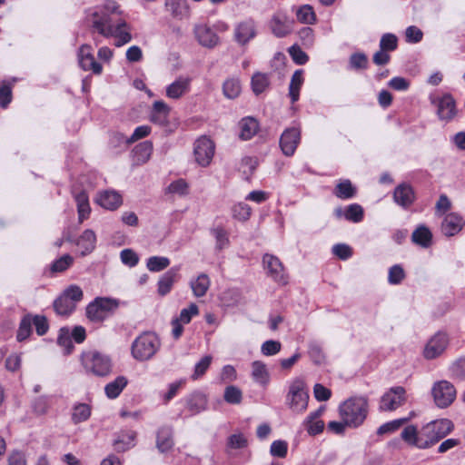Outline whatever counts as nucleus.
<instances>
[{
  "instance_id": "obj_1",
  "label": "nucleus",
  "mask_w": 465,
  "mask_h": 465,
  "mask_svg": "<svg viewBox=\"0 0 465 465\" xmlns=\"http://www.w3.org/2000/svg\"><path fill=\"white\" fill-rule=\"evenodd\" d=\"M119 6L114 1L106 2L95 9L91 15L93 27L104 37L114 36L117 39L116 46H121L131 41L132 36L127 25L123 19H115L114 15L120 14Z\"/></svg>"
},
{
  "instance_id": "obj_2",
  "label": "nucleus",
  "mask_w": 465,
  "mask_h": 465,
  "mask_svg": "<svg viewBox=\"0 0 465 465\" xmlns=\"http://www.w3.org/2000/svg\"><path fill=\"white\" fill-rule=\"evenodd\" d=\"M454 429L453 422L449 419H440L428 422L420 430L410 425L401 431L402 440L419 449H428L450 434Z\"/></svg>"
},
{
  "instance_id": "obj_3",
  "label": "nucleus",
  "mask_w": 465,
  "mask_h": 465,
  "mask_svg": "<svg viewBox=\"0 0 465 465\" xmlns=\"http://www.w3.org/2000/svg\"><path fill=\"white\" fill-rule=\"evenodd\" d=\"M369 411L368 400L355 396L344 401L339 407L340 417L350 428H357L363 423Z\"/></svg>"
},
{
  "instance_id": "obj_4",
  "label": "nucleus",
  "mask_w": 465,
  "mask_h": 465,
  "mask_svg": "<svg viewBox=\"0 0 465 465\" xmlns=\"http://www.w3.org/2000/svg\"><path fill=\"white\" fill-rule=\"evenodd\" d=\"M81 362L87 373L98 377H104L112 372L111 358L97 351H84L81 355Z\"/></svg>"
},
{
  "instance_id": "obj_5",
  "label": "nucleus",
  "mask_w": 465,
  "mask_h": 465,
  "mask_svg": "<svg viewBox=\"0 0 465 465\" xmlns=\"http://www.w3.org/2000/svg\"><path fill=\"white\" fill-rule=\"evenodd\" d=\"M161 347L158 336L150 331L139 335L132 344V355L140 361L152 359Z\"/></svg>"
},
{
  "instance_id": "obj_6",
  "label": "nucleus",
  "mask_w": 465,
  "mask_h": 465,
  "mask_svg": "<svg viewBox=\"0 0 465 465\" xmlns=\"http://www.w3.org/2000/svg\"><path fill=\"white\" fill-rule=\"evenodd\" d=\"M119 306V302L107 297H97L86 307V317L93 322H104Z\"/></svg>"
},
{
  "instance_id": "obj_7",
  "label": "nucleus",
  "mask_w": 465,
  "mask_h": 465,
  "mask_svg": "<svg viewBox=\"0 0 465 465\" xmlns=\"http://www.w3.org/2000/svg\"><path fill=\"white\" fill-rule=\"evenodd\" d=\"M431 395L435 405L440 409H445L456 400L457 390L450 381L442 380L432 385Z\"/></svg>"
},
{
  "instance_id": "obj_8",
  "label": "nucleus",
  "mask_w": 465,
  "mask_h": 465,
  "mask_svg": "<svg viewBox=\"0 0 465 465\" xmlns=\"http://www.w3.org/2000/svg\"><path fill=\"white\" fill-rule=\"evenodd\" d=\"M309 395L304 382L297 379L292 382L287 396L290 409L296 413H302L308 406Z\"/></svg>"
},
{
  "instance_id": "obj_9",
  "label": "nucleus",
  "mask_w": 465,
  "mask_h": 465,
  "mask_svg": "<svg viewBox=\"0 0 465 465\" xmlns=\"http://www.w3.org/2000/svg\"><path fill=\"white\" fill-rule=\"evenodd\" d=\"M430 100L436 106L440 120L450 122L456 116V103L450 94H446L440 97L430 95Z\"/></svg>"
},
{
  "instance_id": "obj_10",
  "label": "nucleus",
  "mask_w": 465,
  "mask_h": 465,
  "mask_svg": "<svg viewBox=\"0 0 465 465\" xmlns=\"http://www.w3.org/2000/svg\"><path fill=\"white\" fill-rule=\"evenodd\" d=\"M215 145L213 142L206 137L202 136L194 143L193 154L196 163L203 166H208L214 155Z\"/></svg>"
},
{
  "instance_id": "obj_11",
  "label": "nucleus",
  "mask_w": 465,
  "mask_h": 465,
  "mask_svg": "<svg viewBox=\"0 0 465 465\" xmlns=\"http://www.w3.org/2000/svg\"><path fill=\"white\" fill-rule=\"evenodd\" d=\"M449 339L446 333L439 331L431 336L426 342L422 355L426 360L440 357L447 349Z\"/></svg>"
},
{
  "instance_id": "obj_12",
  "label": "nucleus",
  "mask_w": 465,
  "mask_h": 465,
  "mask_svg": "<svg viewBox=\"0 0 465 465\" xmlns=\"http://www.w3.org/2000/svg\"><path fill=\"white\" fill-rule=\"evenodd\" d=\"M262 262L268 276L281 284L287 283L288 277L285 273L284 267L278 257L267 253L263 256Z\"/></svg>"
},
{
  "instance_id": "obj_13",
  "label": "nucleus",
  "mask_w": 465,
  "mask_h": 465,
  "mask_svg": "<svg viewBox=\"0 0 465 465\" xmlns=\"http://www.w3.org/2000/svg\"><path fill=\"white\" fill-rule=\"evenodd\" d=\"M406 401L405 389L401 386L391 388L381 399V411H394L401 406Z\"/></svg>"
},
{
  "instance_id": "obj_14",
  "label": "nucleus",
  "mask_w": 465,
  "mask_h": 465,
  "mask_svg": "<svg viewBox=\"0 0 465 465\" xmlns=\"http://www.w3.org/2000/svg\"><path fill=\"white\" fill-rule=\"evenodd\" d=\"M193 35L198 44L203 47L213 48L219 44L217 34L204 23L193 25Z\"/></svg>"
},
{
  "instance_id": "obj_15",
  "label": "nucleus",
  "mask_w": 465,
  "mask_h": 465,
  "mask_svg": "<svg viewBox=\"0 0 465 465\" xmlns=\"http://www.w3.org/2000/svg\"><path fill=\"white\" fill-rule=\"evenodd\" d=\"M301 140V131L299 128L292 127L286 129L280 139V146L282 153L286 156H291L294 153Z\"/></svg>"
},
{
  "instance_id": "obj_16",
  "label": "nucleus",
  "mask_w": 465,
  "mask_h": 465,
  "mask_svg": "<svg viewBox=\"0 0 465 465\" xmlns=\"http://www.w3.org/2000/svg\"><path fill=\"white\" fill-rule=\"evenodd\" d=\"M78 63L84 71H92L95 74H100L103 71L102 65L94 60L92 47L89 45H83L79 48Z\"/></svg>"
},
{
  "instance_id": "obj_17",
  "label": "nucleus",
  "mask_w": 465,
  "mask_h": 465,
  "mask_svg": "<svg viewBox=\"0 0 465 465\" xmlns=\"http://www.w3.org/2000/svg\"><path fill=\"white\" fill-rule=\"evenodd\" d=\"M94 202L104 209L114 211L122 205L123 197L114 190H104L97 193Z\"/></svg>"
},
{
  "instance_id": "obj_18",
  "label": "nucleus",
  "mask_w": 465,
  "mask_h": 465,
  "mask_svg": "<svg viewBox=\"0 0 465 465\" xmlns=\"http://www.w3.org/2000/svg\"><path fill=\"white\" fill-rule=\"evenodd\" d=\"M293 22L282 13L275 14L271 20V29L277 37H284L292 30Z\"/></svg>"
},
{
  "instance_id": "obj_19",
  "label": "nucleus",
  "mask_w": 465,
  "mask_h": 465,
  "mask_svg": "<svg viewBox=\"0 0 465 465\" xmlns=\"http://www.w3.org/2000/svg\"><path fill=\"white\" fill-rule=\"evenodd\" d=\"M462 227L463 220L455 213L447 214L441 223V232L446 236H453L457 234Z\"/></svg>"
},
{
  "instance_id": "obj_20",
  "label": "nucleus",
  "mask_w": 465,
  "mask_h": 465,
  "mask_svg": "<svg viewBox=\"0 0 465 465\" xmlns=\"http://www.w3.org/2000/svg\"><path fill=\"white\" fill-rule=\"evenodd\" d=\"M191 78L179 77L166 87V96L171 99H179L190 90Z\"/></svg>"
},
{
  "instance_id": "obj_21",
  "label": "nucleus",
  "mask_w": 465,
  "mask_h": 465,
  "mask_svg": "<svg viewBox=\"0 0 465 465\" xmlns=\"http://www.w3.org/2000/svg\"><path fill=\"white\" fill-rule=\"evenodd\" d=\"M324 411V408L321 407L317 411L311 412L303 420V426L310 435H317L323 430L324 422L320 417Z\"/></svg>"
},
{
  "instance_id": "obj_22",
  "label": "nucleus",
  "mask_w": 465,
  "mask_h": 465,
  "mask_svg": "<svg viewBox=\"0 0 465 465\" xmlns=\"http://www.w3.org/2000/svg\"><path fill=\"white\" fill-rule=\"evenodd\" d=\"M255 35V25L252 20L241 23L235 28V38L241 45L248 43Z\"/></svg>"
},
{
  "instance_id": "obj_23",
  "label": "nucleus",
  "mask_w": 465,
  "mask_h": 465,
  "mask_svg": "<svg viewBox=\"0 0 465 465\" xmlns=\"http://www.w3.org/2000/svg\"><path fill=\"white\" fill-rule=\"evenodd\" d=\"M165 9L176 19H183L189 15L187 0H166Z\"/></svg>"
},
{
  "instance_id": "obj_24",
  "label": "nucleus",
  "mask_w": 465,
  "mask_h": 465,
  "mask_svg": "<svg viewBox=\"0 0 465 465\" xmlns=\"http://www.w3.org/2000/svg\"><path fill=\"white\" fill-rule=\"evenodd\" d=\"M393 198L399 205L408 207L414 201V192L411 186L402 183L394 190Z\"/></svg>"
},
{
  "instance_id": "obj_25",
  "label": "nucleus",
  "mask_w": 465,
  "mask_h": 465,
  "mask_svg": "<svg viewBox=\"0 0 465 465\" xmlns=\"http://www.w3.org/2000/svg\"><path fill=\"white\" fill-rule=\"evenodd\" d=\"M178 271V267H173L159 279L157 283V292L159 295L165 296L171 292Z\"/></svg>"
},
{
  "instance_id": "obj_26",
  "label": "nucleus",
  "mask_w": 465,
  "mask_h": 465,
  "mask_svg": "<svg viewBox=\"0 0 465 465\" xmlns=\"http://www.w3.org/2000/svg\"><path fill=\"white\" fill-rule=\"evenodd\" d=\"M96 235L92 230H85L79 237L76 244L80 249L82 255L92 252L95 248Z\"/></svg>"
},
{
  "instance_id": "obj_27",
  "label": "nucleus",
  "mask_w": 465,
  "mask_h": 465,
  "mask_svg": "<svg viewBox=\"0 0 465 465\" xmlns=\"http://www.w3.org/2000/svg\"><path fill=\"white\" fill-rule=\"evenodd\" d=\"M170 113V107L163 101H155L153 104L150 119L152 122L163 124L167 121Z\"/></svg>"
},
{
  "instance_id": "obj_28",
  "label": "nucleus",
  "mask_w": 465,
  "mask_h": 465,
  "mask_svg": "<svg viewBox=\"0 0 465 465\" xmlns=\"http://www.w3.org/2000/svg\"><path fill=\"white\" fill-rule=\"evenodd\" d=\"M74 200L77 206L78 219L80 223H83L87 219L91 213V207L89 204V197L84 191H81L74 194Z\"/></svg>"
},
{
  "instance_id": "obj_29",
  "label": "nucleus",
  "mask_w": 465,
  "mask_h": 465,
  "mask_svg": "<svg viewBox=\"0 0 465 465\" xmlns=\"http://www.w3.org/2000/svg\"><path fill=\"white\" fill-rule=\"evenodd\" d=\"M156 446L161 452H166L173 448V431L170 427H163L158 430Z\"/></svg>"
},
{
  "instance_id": "obj_30",
  "label": "nucleus",
  "mask_w": 465,
  "mask_h": 465,
  "mask_svg": "<svg viewBox=\"0 0 465 465\" xmlns=\"http://www.w3.org/2000/svg\"><path fill=\"white\" fill-rule=\"evenodd\" d=\"M211 285L210 279L207 274L201 273L190 282L191 289L195 297L200 298L206 294Z\"/></svg>"
},
{
  "instance_id": "obj_31",
  "label": "nucleus",
  "mask_w": 465,
  "mask_h": 465,
  "mask_svg": "<svg viewBox=\"0 0 465 465\" xmlns=\"http://www.w3.org/2000/svg\"><path fill=\"white\" fill-rule=\"evenodd\" d=\"M412 242L423 248H428L431 244L432 233L425 225H420L411 234Z\"/></svg>"
},
{
  "instance_id": "obj_32",
  "label": "nucleus",
  "mask_w": 465,
  "mask_h": 465,
  "mask_svg": "<svg viewBox=\"0 0 465 465\" xmlns=\"http://www.w3.org/2000/svg\"><path fill=\"white\" fill-rule=\"evenodd\" d=\"M186 404L193 414H197L206 409L207 399L203 393L194 392L188 397Z\"/></svg>"
},
{
  "instance_id": "obj_33",
  "label": "nucleus",
  "mask_w": 465,
  "mask_h": 465,
  "mask_svg": "<svg viewBox=\"0 0 465 465\" xmlns=\"http://www.w3.org/2000/svg\"><path fill=\"white\" fill-rule=\"evenodd\" d=\"M240 138L242 140H250L258 131L259 124L254 118H243L240 122Z\"/></svg>"
},
{
  "instance_id": "obj_34",
  "label": "nucleus",
  "mask_w": 465,
  "mask_h": 465,
  "mask_svg": "<svg viewBox=\"0 0 465 465\" xmlns=\"http://www.w3.org/2000/svg\"><path fill=\"white\" fill-rule=\"evenodd\" d=\"M126 385L127 379L124 376H119L106 384L104 388L105 394L109 399H115L120 395Z\"/></svg>"
},
{
  "instance_id": "obj_35",
  "label": "nucleus",
  "mask_w": 465,
  "mask_h": 465,
  "mask_svg": "<svg viewBox=\"0 0 465 465\" xmlns=\"http://www.w3.org/2000/svg\"><path fill=\"white\" fill-rule=\"evenodd\" d=\"M303 84V71L296 70L292 76L291 83L289 85V94L292 102L295 103L299 99L300 89Z\"/></svg>"
},
{
  "instance_id": "obj_36",
  "label": "nucleus",
  "mask_w": 465,
  "mask_h": 465,
  "mask_svg": "<svg viewBox=\"0 0 465 465\" xmlns=\"http://www.w3.org/2000/svg\"><path fill=\"white\" fill-rule=\"evenodd\" d=\"M252 376L256 382L262 385H266L269 382L270 376L268 370L266 365L262 361H256L252 362Z\"/></svg>"
},
{
  "instance_id": "obj_37",
  "label": "nucleus",
  "mask_w": 465,
  "mask_h": 465,
  "mask_svg": "<svg viewBox=\"0 0 465 465\" xmlns=\"http://www.w3.org/2000/svg\"><path fill=\"white\" fill-rule=\"evenodd\" d=\"M91 416V407L86 403H77L72 411V420L78 424L87 420Z\"/></svg>"
},
{
  "instance_id": "obj_38",
  "label": "nucleus",
  "mask_w": 465,
  "mask_h": 465,
  "mask_svg": "<svg viewBox=\"0 0 465 465\" xmlns=\"http://www.w3.org/2000/svg\"><path fill=\"white\" fill-rule=\"evenodd\" d=\"M296 16L299 22L307 25H312L316 22V15L312 6L303 5L296 11Z\"/></svg>"
},
{
  "instance_id": "obj_39",
  "label": "nucleus",
  "mask_w": 465,
  "mask_h": 465,
  "mask_svg": "<svg viewBox=\"0 0 465 465\" xmlns=\"http://www.w3.org/2000/svg\"><path fill=\"white\" fill-rule=\"evenodd\" d=\"M356 190L351 181L344 180L339 183L334 191V194L340 199H350L355 195Z\"/></svg>"
},
{
  "instance_id": "obj_40",
  "label": "nucleus",
  "mask_w": 465,
  "mask_h": 465,
  "mask_svg": "<svg viewBox=\"0 0 465 465\" xmlns=\"http://www.w3.org/2000/svg\"><path fill=\"white\" fill-rule=\"evenodd\" d=\"M54 308L58 314L68 315L75 309V305H74V302L62 294L54 301Z\"/></svg>"
},
{
  "instance_id": "obj_41",
  "label": "nucleus",
  "mask_w": 465,
  "mask_h": 465,
  "mask_svg": "<svg viewBox=\"0 0 465 465\" xmlns=\"http://www.w3.org/2000/svg\"><path fill=\"white\" fill-rule=\"evenodd\" d=\"M248 446L247 437L240 431L232 433L227 440L226 447L229 450H240Z\"/></svg>"
},
{
  "instance_id": "obj_42",
  "label": "nucleus",
  "mask_w": 465,
  "mask_h": 465,
  "mask_svg": "<svg viewBox=\"0 0 465 465\" xmlns=\"http://www.w3.org/2000/svg\"><path fill=\"white\" fill-rule=\"evenodd\" d=\"M223 94L229 99L236 98L241 93V84L236 78H231L223 83Z\"/></svg>"
},
{
  "instance_id": "obj_43",
  "label": "nucleus",
  "mask_w": 465,
  "mask_h": 465,
  "mask_svg": "<svg viewBox=\"0 0 465 465\" xmlns=\"http://www.w3.org/2000/svg\"><path fill=\"white\" fill-rule=\"evenodd\" d=\"M223 399L227 403L240 404L242 401V392L238 387L230 385L224 390Z\"/></svg>"
},
{
  "instance_id": "obj_44",
  "label": "nucleus",
  "mask_w": 465,
  "mask_h": 465,
  "mask_svg": "<svg viewBox=\"0 0 465 465\" xmlns=\"http://www.w3.org/2000/svg\"><path fill=\"white\" fill-rule=\"evenodd\" d=\"M170 264V260L163 256H152L147 260V269L150 272H161L167 268Z\"/></svg>"
},
{
  "instance_id": "obj_45",
  "label": "nucleus",
  "mask_w": 465,
  "mask_h": 465,
  "mask_svg": "<svg viewBox=\"0 0 465 465\" xmlns=\"http://www.w3.org/2000/svg\"><path fill=\"white\" fill-rule=\"evenodd\" d=\"M363 208L360 204L352 203L347 207L344 217L350 222L360 223L363 219Z\"/></svg>"
},
{
  "instance_id": "obj_46",
  "label": "nucleus",
  "mask_w": 465,
  "mask_h": 465,
  "mask_svg": "<svg viewBox=\"0 0 465 465\" xmlns=\"http://www.w3.org/2000/svg\"><path fill=\"white\" fill-rule=\"evenodd\" d=\"M450 375L454 380L465 381V356L457 359L450 367Z\"/></svg>"
},
{
  "instance_id": "obj_47",
  "label": "nucleus",
  "mask_w": 465,
  "mask_h": 465,
  "mask_svg": "<svg viewBox=\"0 0 465 465\" xmlns=\"http://www.w3.org/2000/svg\"><path fill=\"white\" fill-rule=\"evenodd\" d=\"M213 361V357L211 355H205L194 366L193 373L191 378L193 380H198L202 376L204 375L208 368L210 367Z\"/></svg>"
},
{
  "instance_id": "obj_48",
  "label": "nucleus",
  "mask_w": 465,
  "mask_h": 465,
  "mask_svg": "<svg viewBox=\"0 0 465 465\" xmlns=\"http://www.w3.org/2000/svg\"><path fill=\"white\" fill-rule=\"evenodd\" d=\"M269 85V80L266 74L257 73L252 78V91L259 94L262 93Z\"/></svg>"
},
{
  "instance_id": "obj_49",
  "label": "nucleus",
  "mask_w": 465,
  "mask_h": 465,
  "mask_svg": "<svg viewBox=\"0 0 465 465\" xmlns=\"http://www.w3.org/2000/svg\"><path fill=\"white\" fill-rule=\"evenodd\" d=\"M32 332V316L26 315L25 316L19 325L17 331V340L22 341L25 340Z\"/></svg>"
},
{
  "instance_id": "obj_50",
  "label": "nucleus",
  "mask_w": 465,
  "mask_h": 465,
  "mask_svg": "<svg viewBox=\"0 0 465 465\" xmlns=\"http://www.w3.org/2000/svg\"><path fill=\"white\" fill-rule=\"evenodd\" d=\"M232 212L233 218L242 222H245L250 218L252 210L248 204L239 203L233 205Z\"/></svg>"
},
{
  "instance_id": "obj_51",
  "label": "nucleus",
  "mask_w": 465,
  "mask_h": 465,
  "mask_svg": "<svg viewBox=\"0 0 465 465\" xmlns=\"http://www.w3.org/2000/svg\"><path fill=\"white\" fill-rule=\"evenodd\" d=\"M153 151V145L150 142L145 141L135 146L134 152L138 157V160L145 162L150 158Z\"/></svg>"
},
{
  "instance_id": "obj_52",
  "label": "nucleus",
  "mask_w": 465,
  "mask_h": 465,
  "mask_svg": "<svg viewBox=\"0 0 465 465\" xmlns=\"http://www.w3.org/2000/svg\"><path fill=\"white\" fill-rule=\"evenodd\" d=\"M198 306L195 303H191L187 308H183L181 311L179 317L175 319L183 324H187L191 322L192 318L198 315Z\"/></svg>"
},
{
  "instance_id": "obj_53",
  "label": "nucleus",
  "mask_w": 465,
  "mask_h": 465,
  "mask_svg": "<svg viewBox=\"0 0 465 465\" xmlns=\"http://www.w3.org/2000/svg\"><path fill=\"white\" fill-rule=\"evenodd\" d=\"M410 418L394 420L389 422H386L379 427L377 433L379 435L393 432L397 430L402 424L407 422Z\"/></svg>"
},
{
  "instance_id": "obj_54",
  "label": "nucleus",
  "mask_w": 465,
  "mask_h": 465,
  "mask_svg": "<svg viewBox=\"0 0 465 465\" xmlns=\"http://www.w3.org/2000/svg\"><path fill=\"white\" fill-rule=\"evenodd\" d=\"M216 240V248L223 250L229 245V238L227 232L222 227H216L212 231Z\"/></svg>"
},
{
  "instance_id": "obj_55",
  "label": "nucleus",
  "mask_w": 465,
  "mask_h": 465,
  "mask_svg": "<svg viewBox=\"0 0 465 465\" xmlns=\"http://www.w3.org/2000/svg\"><path fill=\"white\" fill-rule=\"evenodd\" d=\"M405 278L403 268L399 265H393L389 270L388 281L391 284H399Z\"/></svg>"
},
{
  "instance_id": "obj_56",
  "label": "nucleus",
  "mask_w": 465,
  "mask_h": 465,
  "mask_svg": "<svg viewBox=\"0 0 465 465\" xmlns=\"http://www.w3.org/2000/svg\"><path fill=\"white\" fill-rule=\"evenodd\" d=\"M398 39L392 34H385L380 41V48L387 52L393 51L397 48Z\"/></svg>"
},
{
  "instance_id": "obj_57",
  "label": "nucleus",
  "mask_w": 465,
  "mask_h": 465,
  "mask_svg": "<svg viewBox=\"0 0 465 465\" xmlns=\"http://www.w3.org/2000/svg\"><path fill=\"white\" fill-rule=\"evenodd\" d=\"M73 262L74 258L69 254H65L54 262L52 264V271L55 272H62L68 269L72 265Z\"/></svg>"
},
{
  "instance_id": "obj_58",
  "label": "nucleus",
  "mask_w": 465,
  "mask_h": 465,
  "mask_svg": "<svg viewBox=\"0 0 465 465\" xmlns=\"http://www.w3.org/2000/svg\"><path fill=\"white\" fill-rule=\"evenodd\" d=\"M282 344L278 341L269 340L262 343L261 351L263 355L272 356L281 351Z\"/></svg>"
},
{
  "instance_id": "obj_59",
  "label": "nucleus",
  "mask_w": 465,
  "mask_h": 465,
  "mask_svg": "<svg viewBox=\"0 0 465 465\" xmlns=\"http://www.w3.org/2000/svg\"><path fill=\"white\" fill-rule=\"evenodd\" d=\"M288 444L284 440H274L270 449V452L274 457L284 458L287 455Z\"/></svg>"
},
{
  "instance_id": "obj_60",
  "label": "nucleus",
  "mask_w": 465,
  "mask_h": 465,
  "mask_svg": "<svg viewBox=\"0 0 465 465\" xmlns=\"http://www.w3.org/2000/svg\"><path fill=\"white\" fill-rule=\"evenodd\" d=\"M32 324L35 325L36 333L39 336L45 335L49 328L47 319L42 315L32 316Z\"/></svg>"
},
{
  "instance_id": "obj_61",
  "label": "nucleus",
  "mask_w": 465,
  "mask_h": 465,
  "mask_svg": "<svg viewBox=\"0 0 465 465\" xmlns=\"http://www.w3.org/2000/svg\"><path fill=\"white\" fill-rule=\"evenodd\" d=\"M120 257L122 262L129 267L135 266L139 262L138 255L131 249L123 250L120 253Z\"/></svg>"
},
{
  "instance_id": "obj_62",
  "label": "nucleus",
  "mask_w": 465,
  "mask_h": 465,
  "mask_svg": "<svg viewBox=\"0 0 465 465\" xmlns=\"http://www.w3.org/2000/svg\"><path fill=\"white\" fill-rule=\"evenodd\" d=\"M64 296L68 298L71 302H74V305L76 306V302L83 299V291L77 285H71L64 292Z\"/></svg>"
},
{
  "instance_id": "obj_63",
  "label": "nucleus",
  "mask_w": 465,
  "mask_h": 465,
  "mask_svg": "<svg viewBox=\"0 0 465 465\" xmlns=\"http://www.w3.org/2000/svg\"><path fill=\"white\" fill-rule=\"evenodd\" d=\"M368 59L362 53H355L350 57V65L353 69H363L367 67Z\"/></svg>"
},
{
  "instance_id": "obj_64",
  "label": "nucleus",
  "mask_w": 465,
  "mask_h": 465,
  "mask_svg": "<svg viewBox=\"0 0 465 465\" xmlns=\"http://www.w3.org/2000/svg\"><path fill=\"white\" fill-rule=\"evenodd\" d=\"M49 406V399L45 396L38 397L33 403L34 411L38 415L45 414Z\"/></svg>"
}]
</instances>
